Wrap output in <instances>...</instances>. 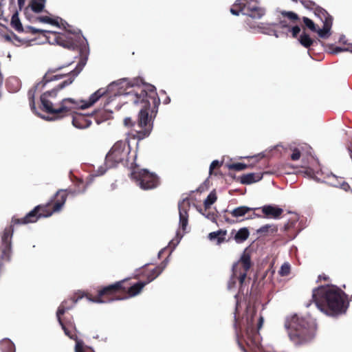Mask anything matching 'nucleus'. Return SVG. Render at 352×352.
I'll list each match as a JSON object with an SVG mask.
<instances>
[{"label": "nucleus", "mask_w": 352, "mask_h": 352, "mask_svg": "<svg viewBox=\"0 0 352 352\" xmlns=\"http://www.w3.org/2000/svg\"><path fill=\"white\" fill-rule=\"evenodd\" d=\"M166 266V263L163 261L160 265L145 274L146 276V280L144 282L146 283V285L155 280L163 272Z\"/></svg>", "instance_id": "nucleus-16"}, {"label": "nucleus", "mask_w": 352, "mask_h": 352, "mask_svg": "<svg viewBox=\"0 0 352 352\" xmlns=\"http://www.w3.org/2000/svg\"><path fill=\"white\" fill-rule=\"evenodd\" d=\"M217 197L214 190L210 192L204 202L205 211L210 208V206L217 201Z\"/></svg>", "instance_id": "nucleus-25"}, {"label": "nucleus", "mask_w": 352, "mask_h": 352, "mask_svg": "<svg viewBox=\"0 0 352 352\" xmlns=\"http://www.w3.org/2000/svg\"><path fill=\"white\" fill-rule=\"evenodd\" d=\"M162 251H160L159 253H158V256L160 257L161 256V254H162Z\"/></svg>", "instance_id": "nucleus-54"}, {"label": "nucleus", "mask_w": 352, "mask_h": 352, "mask_svg": "<svg viewBox=\"0 0 352 352\" xmlns=\"http://www.w3.org/2000/svg\"><path fill=\"white\" fill-rule=\"evenodd\" d=\"M80 184L82 185V190H78L77 192H78V193H83V192L85 191V188H85V186H84V183H83V182H82V181H80V182H79V185H80Z\"/></svg>", "instance_id": "nucleus-42"}, {"label": "nucleus", "mask_w": 352, "mask_h": 352, "mask_svg": "<svg viewBox=\"0 0 352 352\" xmlns=\"http://www.w3.org/2000/svg\"><path fill=\"white\" fill-rule=\"evenodd\" d=\"M226 230H219L217 232H210L208 235L210 240L217 239V244L220 245L226 241Z\"/></svg>", "instance_id": "nucleus-22"}, {"label": "nucleus", "mask_w": 352, "mask_h": 352, "mask_svg": "<svg viewBox=\"0 0 352 352\" xmlns=\"http://www.w3.org/2000/svg\"><path fill=\"white\" fill-rule=\"evenodd\" d=\"M329 278L327 276H326L325 274H321V275L318 276L317 282H320L322 280H323L324 281H327V280H329Z\"/></svg>", "instance_id": "nucleus-40"}, {"label": "nucleus", "mask_w": 352, "mask_h": 352, "mask_svg": "<svg viewBox=\"0 0 352 352\" xmlns=\"http://www.w3.org/2000/svg\"><path fill=\"white\" fill-rule=\"evenodd\" d=\"M352 295L349 296L335 285H322L312 291V301L325 314L338 316L346 312Z\"/></svg>", "instance_id": "nucleus-4"}, {"label": "nucleus", "mask_w": 352, "mask_h": 352, "mask_svg": "<svg viewBox=\"0 0 352 352\" xmlns=\"http://www.w3.org/2000/svg\"><path fill=\"white\" fill-rule=\"evenodd\" d=\"M300 3L306 8H314L316 5L314 1H300Z\"/></svg>", "instance_id": "nucleus-38"}, {"label": "nucleus", "mask_w": 352, "mask_h": 352, "mask_svg": "<svg viewBox=\"0 0 352 352\" xmlns=\"http://www.w3.org/2000/svg\"><path fill=\"white\" fill-rule=\"evenodd\" d=\"M56 43L69 50L79 51L80 58L76 67L68 73L67 79L65 80L52 90L44 92L41 96V109L43 111L52 114L54 119H60L69 115L72 116V124L76 128L83 129L91 124V117L88 115L76 113V110L85 109L96 102L104 94V89H99L89 97V102L78 101L72 98H64L60 107L54 108L49 98H55L58 91L71 85L74 78L82 71L87 63L89 55V47L86 38L80 34V31H67L64 33H55Z\"/></svg>", "instance_id": "nucleus-1"}, {"label": "nucleus", "mask_w": 352, "mask_h": 352, "mask_svg": "<svg viewBox=\"0 0 352 352\" xmlns=\"http://www.w3.org/2000/svg\"><path fill=\"white\" fill-rule=\"evenodd\" d=\"M252 215H250L249 217H248L246 219H252Z\"/></svg>", "instance_id": "nucleus-53"}, {"label": "nucleus", "mask_w": 352, "mask_h": 352, "mask_svg": "<svg viewBox=\"0 0 352 352\" xmlns=\"http://www.w3.org/2000/svg\"><path fill=\"white\" fill-rule=\"evenodd\" d=\"M6 38H7L8 40H10V37H9L8 36H6Z\"/></svg>", "instance_id": "nucleus-57"}, {"label": "nucleus", "mask_w": 352, "mask_h": 352, "mask_svg": "<svg viewBox=\"0 0 352 352\" xmlns=\"http://www.w3.org/2000/svg\"><path fill=\"white\" fill-rule=\"evenodd\" d=\"M38 21L42 23H51V18L47 16H43L38 17Z\"/></svg>", "instance_id": "nucleus-39"}, {"label": "nucleus", "mask_w": 352, "mask_h": 352, "mask_svg": "<svg viewBox=\"0 0 352 352\" xmlns=\"http://www.w3.org/2000/svg\"><path fill=\"white\" fill-rule=\"evenodd\" d=\"M257 208H250L245 206H239L234 209H233L230 214L233 217H235L236 219H239L241 217H244L245 214H248L251 211H254Z\"/></svg>", "instance_id": "nucleus-18"}, {"label": "nucleus", "mask_w": 352, "mask_h": 352, "mask_svg": "<svg viewBox=\"0 0 352 352\" xmlns=\"http://www.w3.org/2000/svg\"><path fill=\"white\" fill-rule=\"evenodd\" d=\"M290 272H291L290 265L288 263H284L281 265V267L278 271V274L280 276H287L290 274Z\"/></svg>", "instance_id": "nucleus-31"}, {"label": "nucleus", "mask_w": 352, "mask_h": 352, "mask_svg": "<svg viewBox=\"0 0 352 352\" xmlns=\"http://www.w3.org/2000/svg\"><path fill=\"white\" fill-rule=\"evenodd\" d=\"M333 21L328 20L323 22V27L322 29L317 28V32L320 38H326L330 35V30L332 26Z\"/></svg>", "instance_id": "nucleus-20"}, {"label": "nucleus", "mask_w": 352, "mask_h": 352, "mask_svg": "<svg viewBox=\"0 0 352 352\" xmlns=\"http://www.w3.org/2000/svg\"><path fill=\"white\" fill-rule=\"evenodd\" d=\"M204 190H205V188H204V184H201V185H200V186L197 188V192H203Z\"/></svg>", "instance_id": "nucleus-46"}, {"label": "nucleus", "mask_w": 352, "mask_h": 352, "mask_svg": "<svg viewBox=\"0 0 352 352\" xmlns=\"http://www.w3.org/2000/svg\"><path fill=\"white\" fill-rule=\"evenodd\" d=\"M6 86L10 92L14 93L20 89L21 83L16 77H10L6 80Z\"/></svg>", "instance_id": "nucleus-21"}, {"label": "nucleus", "mask_w": 352, "mask_h": 352, "mask_svg": "<svg viewBox=\"0 0 352 352\" xmlns=\"http://www.w3.org/2000/svg\"><path fill=\"white\" fill-rule=\"evenodd\" d=\"M224 219L227 223H233L234 221H231L228 217L224 216Z\"/></svg>", "instance_id": "nucleus-47"}, {"label": "nucleus", "mask_w": 352, "mask_h": 352, "mask_svg": "<svg viewBox=\"0 0 352 352\" xmlns=\"http://www.w3.org/2000/svg\"><path fill=\"white\" fill-rule=\"evenodd\" d=\"M262 32H263V33H265V34H271V32H273V33L276 35V37L278 36L275 34V32H275L274 30H270V32H267V31H265V30H263V31H262Z\"/></svg>", "instance_id": "nucleus-48"}, {"label": "nucleus", "mask_w": 352, "mask_h": 352, "mask_svg": "<svg viewBox=\"0 0 352 352\" xmlns=\"http://www.w3.org/2000/svg\"><path fill=\"white\" fill-rule=\"evenodd\" d=\"M31 30H32V32H33V33L41 32H42L41 30H36V29H35L34 28H31Z\"/></svg>", "instance_id": "nucleus-50"}, {"label": "nucleus", "mask_w": 352, "mask_h": 352, "mask_svg": "<svg viewBox=\"0 0 352 352\" xmlns=\"http://www.w3.org/2000/svg\"><path fill=\"white\" fill-rule=\"evenodd\" d=\"M281 14L294 22L299 19L298 14L292 11H282Z\"/></svg>", "instance_id": "nucleus-34"}, {"label": "nucleus", "mask_w": 352, "mask_h": 352, "mask_svg": "<svg viewBox=\"0 0 352 352\" xmlns=\"http://www.w3.org/2000/svg\"><path fill=\"white\" fill-rule=\"evenodd\" d=\"M278 228L276 226L266 224L257 230V232L264 234L268 232L269 231H271L272 232H276Z\"/></svg>", "instance_id": "nucleus-29"}, {"label": "nucleus", "mask_w": 352, "mask_h": 352, "mask_svg": "<svg viewBox=\"0 0 352 352\" xmlns=\"http://www.w3.org/2000/svg\"><path fill=\"white\" fill-rule=\"evenodd\" d=\"M131 178L137 186L144 190H152L157 188L160 180L159 177L146 169H138L136 164H132L131 166Z\"/></svg>", "instance_id": "nucleus-8"}, {"label": "nucleus", "mask_w": 352, "mask_h": 352, "mask_svg": "<svg viewBox=\"0 0 352 352\" xmlns=\"http://www.w3.org/2000/svg\"><path fill=\"white\" fill-rule=\"evenodd\" d=\"M179 214V224L182 230L185 232L188 222V210L190 202L188 199H183L178 204Z\"/></svg>", "instance_id": "nucleus-14"}, {"label": "nucleus", "mask_w": 352, "mask_h": 352, "mask_svg": "<svg viewBox=\"0 0 352 352\" xmlns=\"http://www.w3.org/2000/svg\"><path fill=\"white\" fill-rule=\"evenodd\" d=\"M263 178V174L261 173H248L240 177V182L242 184H251L260 181Z\"/></svg>", "instance_id": "nucleus-17"}, {"label": "nucleus", "mask_w": 352, "mask_h": 352, "mask_svg": "<svg viewBox=\"0 0 352 352\" xmlns=\"http://www.w3.org/2000/svg\"><path fill=\"white\" fill-rule=\"evenodd\" d=\"M170 99L169 97H166V99L164 100V104H167L170 102Z\"/></svg>", "instance_id": "nucleus-49"}, {"label": "nucleus", "mask_w": 352, "mask_h": 352, "mask_svg": "<svg viewBox=\"0 0 352 352\" xmlns=\"http://www.w3.org/2000/svg\"><path fill=\"white\" fill-rule=\"evenodd\" d=\"M83 297H86L89 301H91L89 298H94L95 296H93L89 293H85V292L81 291L75 293L71 298L62 302L56 311V317L59 318V316L64 315L67 311L71 309L74 305Z\"/></svg>", "instance_id": "nucleus-13"}, {"label": "nucleus", "mask_w": 352, "mask_h": 352, "mask_svg": "<svg viewBox=\"0 0 352 352\" xmlns=\"http://www.w3.org/2000/svg\"><path fill=\"white\" fill-rule=\"evenodd\" d=\"M221 165H222V162H220L218 160L212 161V163L210 164V169H209L210 175H217V172H215L214 170L220 168L221 166Z\"/></svg>", "instance_id": "nucleus-33"}, {"label": "nucleus", "mask_w": 352, "mask_h": 352, "mask_svg": "<svg viewBox=\"0 0 352 352\" xmlns=\"http://www.w3.org/2000/svg\"><path fill=\"white\" fill-rule=\"evenodd\" d=\"M342 51H344V50H343L342 47H336L333 50V53L337 54V53L341 52H342Z\"/></svg>", "instance_id": "nucleus-43"}, {"label": "nucleus", "mask_w": 352, "mask_h": 352, "mask_svg": "<svg viewBox=\"0 0 352 352\" xmlns=\"http://www.w3.org/2000/svg\"><path fill=\"white\" fill-rule=\"evenodd\" d=\"M252 266L251 257L249 253L244 252L240 259L232 265V274L228 282V287L232 288L239 280L241 287L247 277V274Z\"/></svg>", "instance_id": "nucleus-9"}, {"label": "nucleus", "mask_w": 352, "mask_h": 352, "mask_svg": "<svg viewBox=\"0 0 352 352\" xmlns=\"http://www.w3.org/2000/svg\"><path fill=\"white\" fill-rule=\"evenodd\" d=\"M202 214L206 216L208 219L214 221L216 219V215L214 212L208 211V210L206 212L205 210L202 212Z\"/></svg>", "instance_id": "nucleus-35"}, {"label": "nucleus", "mask_w": 352, "mask_h": 352, "mask_svg": "<svg viewBox=\"0 0 352 352\" xmlns=\"http://www.w3.org/2000/svg\"><path fill=\"white\" fill-rule=\"evenodd\" d=\"M139 276H140V274H137L136 278H138Z\"/></svg>", "instance_id": "nucleus-58"}, {"label": "nucleus", "mask_w": 352, "mask_h": 352, "mask_svg": "<svg viewBox=\"0 0 352 352\" xmlns=\"http://www.w3.org/2000/svg\"><path fill=\"white\" fill-rule=\"evenodd\" d=\"M293 1L297 2V0H292Z\"/></svg>", "instance_id": "nucleus-59"}, {"label": "nucleus", "mask_w": 352, "mask_h": 352, "mask_svg": "<svg viewBox=\"0 0 352 352\" xmlns=\"http://www.w3.org/2000/svg\"><path fill=\"white\" fill-rule=\"evenodd\" d=\"M122 101L124 104H133L140 106L137 120L131 118L124 119V124L134 129V138L138 140L148 137L153 128V120L155 118L160 100L155 86L148 83L128 82L125 92L122 94Z\"/></svg>", "instance_id": "nucleus-2"}, {"label": "nucleus", "mask_w": 352, "mask_h": 352, "mask_svg": "<svg viewBox=\"0 0 352 352\" xmlns=\"http://www.w3.org/2000/svg\"><path fill=\"white\" fill-rule=\"evenodd\" d=\"M130 153V146L126 141L119 140L112 146L105 157V164L108 168H113L122 162Z\"/></svg>", "instance_id": "nucleus-10"}, {"label": "nucleus", "mask_w": 352, "mask_h": 352, "mask_svg": "<svg viewBox=\"0 0 352 352\" xmlns=\"http://www.w3.org/2000/svg\"><path fill=\"white\" fill-rule=\"evenodd\" d=\"M234 230H233L232 231V232H231V234H232V235H233V234H234Z\"/></svg>", "instance_id": "nucleus-56"}, {"label": "nucleus", "mask_w": 352, "mask_h": 352, "mask_svg": "<svg viewBox=\"0 0 352 352\" xmlns=\"http://www.w3.org/2000/svg\"><path fill=\"white\" fill-rule=\"evenodd\" d=\"M227 166L229 170H234L237 171L243 170L249 167L248 165L241 162L230 164H228Z\"/></svg>", "instance_id": "nucleus-30"}, {"label": "nucleus", "mask_w": 352, "mask_h": 352, "mask_svg": "<svg viewBox=\"0 0 352 352\" xmlns=\"http://www.w3.org/2000/svg\"><path fill=\"white\" fill-rule=\"evenodd\" d=\"M126 280L118 281L114 284L104 287L98 290V294L94 298H89L91 302L97 303H106L116 300H121L118 296L120 292H126L128 296L133 297L139 294L144 287L146 285L144 281H140L130 287H125L124 285Z\"/></svg>", "instance_id": "nucleus-6"}, {"label": "nucleus", "mask_w": 352, "mask_h": 352, "mask_svg": "<svg viewBox=\"0 0 352 352\" xmlns=\"http://www.w3.org/2000/svg\"><path fill=\"white\" fill-rule=\"evenodd\" d=\"M11 25L15 30L19 32H21L23 31V25L17 16V14H14L11 19Z\"/></svg>", "instance_id": "nucleus-28"}, {"label": "nucleus", "mask_w": 352, "mask_h": 352, "mask_svg": "<svg viewBox=\"0 0 352 352\" xmlns=\"http://www.w3.org/2000/svg\"><path fill=\"white\" fill-rule=\"evenodd\" d=\"M25 1V0H18V5L20 9L24 6Z\"/></svg>", "instance_id": "nucleus-45"}, {"label": "nucleus", "mask_w": 352, "mask_h": 352, "mask_svg": "<svg viewBox=\"0 0 352 352\" xmlns=\"http://www.w3.org/2000/svg\"><path fill=\"white\" fill-rule=\"evenodd\" d=\"M302 21L305 27L309 29L311 31L314 32H316V31H317V26L312 20L306 16H304L302 18Z\"/></svg>", "instance_id": "nucleus-32"}, {"label": "nucleus", "mask_w": 352, "mask_h": 352, "mask_svg": "<svg viewBox=\"0 0 352 352\" xmlns=\"http://www.w3.org/2000/svg\"><path fill=\"white\" fill-rule=\"evenodd\" d=\"M146 272V270H143L142 272H141L142 274H144Z\"/></svg>", "instance_id": "nucleus-55"}, {"label": "nucleus", "mask_w": 352, "mask_h": 352, "mask_svg": "<svg viewBox=\"0 0 352 352\" xmlns=\"http://www.w3.org/2000/svg\"><path fill=\"white\" fill-rule=\"evenodd\" d=\"M94 119H95V120H96V123H97L98 124H99L101 122V121H100V120H98V119H96V118H94Z\"/></svg>", "instance_id": "nucleus-52"}, {"label": "nucleus", "mask_w": 352, "mask_h": 352, "mask_svg": "<svg viewBox=\"0 0 352 352\" xmlns=\"http://www.w3.org/2000/svg\"><path fill=\"white\" fill-rule=\"evenodd\" d=\"M290 32H292L293 38H297L300 32V28L298 25H295L291 28Z\"/></svg>", "instance_id": "nucleus-36"}, {"label": "nucleus", "mask_w": 352, "mask_h": 352, "mask_svg": "<svg viewBox=\"0 0 352 352\" xmlns=\"http://www.w3.org/2000/svg\"><path fill=\"white\" fill-rule=\"evenodd\" d=\"M295 221H292V222H288L287 223H286L284 226V229L285 231H287L290 228H292V226H294V223H295Z\"/></svg>", "instance_id": "nucleus-41"}, {"label": "nucleus", "mask_w": 352, "mask_h": 352, "mask_svg": "<svg viewBox=\"0 0 352 352\" xmlns=\"http://www.w3.org/2000/svg\"><path fill=\"white\" fill-rule=\"evenodd\" d=\"M249 236V230L247 228H241L234 234L233 239L237 243H242L248 239Z\"/></svg>", "instance_id": "nucleus-19"}, {"label": "nucleus", "mask_w": 352, "mask_h": 352, "mask_svg": "<svg viewBox=\"0 0 352 352\" xmlns=\"http://www.w3.org/2000/svg\"><path fill=\"white\" fill-rule=\"evenodd\" d=\"M261 210L265 217L272 219H278L283 212L282 208L273 205H265Z\"/></svg>", "instance_id": "nucleus-15"}, {"label": "nucleus", "mask_w": 352, "mask_h": 352, "mask_svg": "<svg viewBox=\"0 0 352 352\" xmlns=\"http://www.w3.org/2000/svg\"><path fill=\"white\" fill-rule=\"evenodd\" d=\"M66 200H50L45 204L35 206L25 217L18 218L14 216L11 223L6 227L2 234L0 243V274L6 263L10 261L12 250V237L14 233V226L16 225H27L36 223L41 218L52 216L54 213L61 210Z\"/></svg>", "instance_id": "nucleus-3"}, {"label": "nucleus", "mask_w": 352, "mask_h": 352, "mask_svg": "<svg viewBox=\"0 0 352 352\" xmlns=\"http://www.w3.org/2000/svg\"><path fill=\"white\" fill-rule=\"evenodd\" d=\"M300 157V152L299 149L295 148L293 151V153L291 155V159L294 161H296L299 160Z\"/></svg>", "instance_id": "nucleus-37"}, {"label": "nucleus", "mask_w": 352, "mask_h": 352, "mask_svg": "<svg viewBox=\"0 0 352 352\" xmlns=\"http://www.w3.org/2000/svg\"><path fill=\"white\" fill-rule=\"evenodd\" d=\"M49 24L56 25V26H59L58 22L56 19H51V23H50Z\"/></svg>", "instance_id": "nucleus-44"}, {"label": "nucleus", "mask_w": 352, "mask_h": 352, "mask_svg": "<svg viewBox=\"0 0 352 352\" xmlns=\"http://www.w3.org/2000/svg\"><path fill=\"white\" fill-rule=\"evenodd\" d=\"M45 4V3L38 0H32L30 3V6L34 12L39 13L43 11Z\"/></svg>", "instance_id": "nucleus-27"}, {"label": "nucleus", "mask_w": 352, "mask_h": 352, "mask_svg": "<svg viewBox=\"0 0 352 352\" xmlns=\"http://www.w3.org/2000/svg\"><path fill=\"white\" fill-rule=\"evenodd\" d=\"M61 67H58L56 69H50L43 76L41 81L38 82L35 86L29 89L28 92V96L30 103V107L32 111L35 112L36 106L34 102L35 93L36 90H42L48 83L51 82L54 80H58L65 76L67 74H54L58 70H60Z\"/></svg>", "instance_id": "nucleus-11"}, {"label": "nucleus", "mask_w": 352, "mask_h": 352, "mask_svg": "<svg viewBox=\"0 0 352 352\" xmlns=\"http://www.w3.org/2000/svg\"><path fill=\"white\" fill-rule=\"evenodd\" d=\"M0 349L2 352H15V346L9 339H3L0 342Z\"/></svg>", "instance_id": "nucleus-24"}, {"label": "nucleus", "mask_w": 352, "mask_h": 352, "mask_svg": "<svg viewBox=\"0 0 352 352\" xmlns=\"http://www.w3.org/2000/svg\"><path fill=\"white\" fill-rule=\"evenodd\" d=\"M314 13L323 22L326 21V20L327 21H328V20L333 21L332 16L327 12V10H325L324 8H322L318 6H316L314 8Z\"/></svg>", "instance_id": "nucleus-23"}, {"label": "nucleus", "mask_w": 352, "mask_h": 352, "mask_svg": "<svg viewBox=\"0 0 352 352\" xmlns=\"http://www.w3.org/2000/svg\"><path fill=\"white\" fill-rule=\"evenodd\" d=\"M230 12L236 16H239L240 13L246 15V25L250 28H256V26L252 23V19H260L265 15V10L258 6L257 0H236L231 7ZM257 28L265 30L263 24L257 25Z\"/></svg>", "instance_id": "nucleus-7"}, {"label": "nucleus", "mask_w": 352, "mask_h": 352, "mask_svg": "<svg viewBox=\"0 0 352 352\" xmlns=\"http://www.w3.org/2000/svg\"><path fill=\"white\" fill-rule=\"evenodd\" d=\"M280 23L283 24V25H283V27H288V25H287L285 24V21H281Z\"/></svg>", "instance_id": "nucleus-51"}, {"label": "nucleus", "mask_w": 352, "mask_h": 352, "mask_svg": "<svg viewBox=\"0 0 352 352\" xmlns=\"http://www.w3.org/2000/svg\"><path fill=\"white\" fill-rule=\"evenodd\" d=\"M285 327L288 331L290 340L296 345L305 344L311 342L316 331L313 322L296 314L286 320Z\"/></svg>", "instance_id": "nucleus-5"}, {"label": "nucleus", "mask_w": 352, "mask_h": 352, "mask_svg": "<svg viewBox=\"0 0 352 352\" xmlns=\"http://www.w3.org/2000/svg\"><path fill=\"white\" fill-rule=\"evenodd\" d=\"M298 41L300 43L306 48L311 47L314 42V41L310 38L309 35L305 32H302Z\"/></svg>", "instance_id": "nucleus-26"}, {"label": "nucleus", "mask_w": 352, "mask_h": 352, "mask_svg": "<svg viewBox=\"0 0 352 352\" xmlns=\"http://www.w3.org/2000/svg\"><path fill=\"white\" fill-rule=\"evenodd\" d=\"M57 320L63 330L64 331L65 334L70 339L74 340L76 341L75 352H85V349L91 350L90 347L87 346H84V343L82 340H78L77 336L76 334V324L72 316L70 318L65 317L63 318L62 316H59V318H57Z\"/></svg>", "instance_id": "nucleus-12"}]
</instances>
